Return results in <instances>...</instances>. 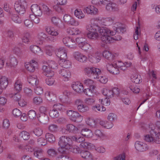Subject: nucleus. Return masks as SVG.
Masks as SVG:
<instances>
[{"label":"nucleus","mask_w":160,"mask_h":160,"mask_svg":"<svg viewBox=\"0 0 160 160\" xmlns=\"http://www.w3.org/2000/svg\"><path fill=\"white\" fill-rule=\"evenodd\" d=\"M107 68L108 70L110 73L113 74H117L119 73V68L116 63L108 64L107 65Z\"/></svg>","instance_id":"obj_11"},{"label":"nucleus","mask_w":160,"mask_h":160,"mask_svg":"<svg viewBox=\"0 0 160 160\" xmlns=\"http://www.w3.org/2000/svg\"><path fill=\"white\" fill-rule=\"evenodd\" d=\"M45 82L47 85L51 86L53 84L54 80L53 78H48L46 79Z\"/></svg>","instance_id":"obj_64"},{"label":"nucleus","mask_w":160,"mask_h":160,"mask_svg":"<svg viewBox=\"0 0 160 160\" xmlns=\"http://www.w3.org/2000/svg\"><path fill=\"white\" fill-rule=\"evenodd\" d=\"M129 88L130 90L134 93H138L140 91V89L138 87L134 86L131 85Z\"/></svg>","instance_id":"obj_62"},{"label":"nucleus","mask_w":160,"mask_h":160,"mask_svg":"<svg viewBox=\"0 0 160 160\" xmlns=\"http://www.w3.org/2000/svg\"><path fill=\"white\" fill-rule=\"evenodd\" d=\"M103 94L106 96L108 99L113 97L114 95H118L119 93V90L117 88H114L112 90L103 89L102 91Z\"/></svg>","instance_id":"obj_7"},{"label":"nucleus","mask_w":160,"mask_h":160,"mask_svg":"<svg viewBox=\"0 0 160 160\" xmlns=\"http://www.w3.org/2000/svg\"><path fill=\"white\" fill-rule=\"evenodd\" d=\"M70 35H75L79 34L81 31L77 28H72L68 31Z\"/></svg>","instance_id":"obj_42"},{"label":"nucleus","mask_w":160,"mask_h":160,"mask_svg":"<svg viewBox=\"0 0 160 160\" xmlns=\"http://www.w3.org/2000/svg\"><path fill=\"white\" fill-rule=\"evenodd\" d=\"M26 69L30 72H34L35 70V67L36 66L34 65L32 63H29V64H26L25 66Z\"/></svg>","instance_id":"obj_47"},{"label":"nucleus","mask_w":160,"mask_h":160,"mask_svg":"<svg viewBox=\"0 0 160 160\" xmlns=\"http://www.w3.org/2000/svg\"><path fill=\"white\" fill-rule=\"evenodd\" d=\"M28 116L30 119H34L36 117V114L35 111L32 110H29L28 113Z\"/></svg>","instance_id":"obj_50"},{"label":"nucleus","mask_w":160,"mask_h":160,"mask_svg":"<svg viewBox=\"0 0 160 160\" xmlns=\"http://www.w3.org/2000/svg\"><path fill=\"white\" fill-rule=\"evenodd\" d=\"M91 143L84 141L81 143L80 146L84 148H89L91 147Z\"/></svg>","instance_id":"obj_59"},{"label":"nucleus","mask_w":160,"mask_h":160,"mask_svg":"<svg viewBox=\"0 0 160 160\" xmlns=\"http://www.w3.org/2000/svg\"><path fill=\"white\" fill-rule=\"evenodd\" d=\"M102 55L106 59L110 61L113 60L115 57L111 52L109 51L105 50L103 52Z\"/></svg>","instance_id":"obj_22"},{"label":"nucleus","mask_w":160,"mask_h":160,"mask_svg":"<svg viewBox=\"0 0 160 160\" xmlns=\"http://www.w3.org/2000/svg\"><path fill=\"white\" fill-rule=\"evenodd\" d=\"M114 29L115 30L114 31H111L107 28L104 27L101 30L100 32L102 33L101 39L103 42L106 44L112 42V37L110 36L115 35L117 32L116 28H114Z\"/></svg>","instance_id":"obj_3"},{"label":"nucleus","mask_w":160,"mask_h":160,"mask_svg":"<svg viewBox=\"0 0 160 160\" xmlns=\"http://www.w3.org/2000/svg\"><path fill=\"white\" fill-rule=\"evenodd\" d=\"M45 30L47 33L52 36H56L59 34L58 31L54 30L53 28L49 26L46 27Z\"/></svg>","instance_id":"obj_27"},{"label":"nucleus","mask_w":160,"mask_h":160,"mask_svg":"<svg viewBox=\"0 0 160 160\" xmlns=\"http://www.w3.org/2000/svg\"><path fill=\"white\" fill-rule=\"evenodd\" d=\"M53 53V50L52 48L50 46L47 47L46 49V53L49 56H51Z\"/></svg>","instance_id":"obj_61"},{"label":"nucleus","mask_w":160,"mask_h":160,"mask_svg":"<svg viewBox=\"0 0 160 160\" xmlns=\"http://www.w3.org/2000/svg\"><path fill=\"white\" fill-rule=\"evenodd\" d=\"M11 18L12 20L16 23H20L22 22L21 18H19L18 15L16 14L12 15Z\"/></svg>","instance_id":"obj_52"},{"label":"nucleus","mask_w":160,"mask_h":160,"mask_svg":"<svg viewBox=\"0 0 160 160\" xmlns=\"http://www.w3.org/2000/svg\"><path fill=\"white\" fill-rule=\"evenodd\" d=\"M72 87L74 91L78 93L82 92L83 87L79 82H73L72 84Z\"/></svg>","instance_id":"obj_16"},{"label":"nucleus","mask_w":160,"mask_h":160,"mask_svg":"<svg viewBox=\"0 0 160 160\" xmlns=\"http://www.w3.org/2000/svg\"><path fill=\"white\" fill-rule=\"evenodd\" d=\"M81 156L83 158L88 160H96L91 154L88 151L86 150L82 151L80 153Z\"/></svg>","instance_id":"obj_14"},{"label":"nucleus","mask_w":160,"mask_h":160,"mask_svg":"<svg viewBox=\"0 0 160 160\" xmlns=\"http://www.w3.org/2000/svg\"><path fill=\"white\" fill-rule=\"evenodd\" d=\"M27 5L25 0H18L15 2L14 8L16 11L20 14H23L26 11Z\"/></svg>","instance_id":"obj_5"},{"label":"nucleus","mask_w":160,"mask_h":160,"mask_svg":"<svg viewBox=\"0 0 160 160\" xmlns=\"http://www.w3.org/2000/svg\"><path fill=\"white\" fill-rule=\"evenodd\" d=\"M34 92L37 95H41L43 93V90L41 87H37L34 88Z\"/></svg>","instance_id":"obj_60"},{"label":"nucleus","mask_w":160,"mask_h":160,"mask_svg":"<svg viewBox=\"0 0 160 160\" xmlns=\"http://www.w3.org/2000/svg\"><path fill=\"white\" fill-rule=\"evenodd\" d=\"M47 152L49 156L52 157L55 156L57 153L56 150L53 148H51L48 149Z\"/></svg>","instance_id":"obj_46"},{"label":"nucleus","mask_w":160,"mask_h":160,"mask_svg":"<svg viewBox=\"0 0 160 160\" xmlns=\"http://www.w3.org/2000/svg\"><path fill=\"white\" fill-rule=\"evenodd\" d=\"M45 96L47 99L50 101H54L56 99V95L53 93L50 92H46Z\"/></svg>","instance_id":"obj_29"},{"label":"nucleus","mask_w":160,"mask_h":160,"mask_svg":"<svg viewBox=\"0 0 160 160\" xmlns=\"http://www.w3.org/2000/svg\"><path fill=\"white\" fill-rule=\"evenodd\" d=\"M151 130L150 131L151 135H147L144 137V140L147 142H155L157 144L160 143V132L157 131L154 125L151 124L149 125Z\"/></svg>","instance_id":"obj_2"},{"label":"nucleus","mask_w":160,"mask_h":160,"mask_svg":"<svg viewBox=\"0 0 160 160\" xmlns=\"http://www.w3.org/2000/svg\"><path fill=\"white\" fill-rule=\"evenodd\" d=\"M58 126L56 125L52 124L48 127V130L51 132H56L57 131Z\"/></svg>","instance_id":"obj_55"},{"label":"nucleus","mask_w":160,"mask_h":160,"mask_svg":"<svg viewBox=\"0 0 160 160\" xmlns=\"http://www.w3.org/2000/svg\"><path fill=\"white\" fill-rule=\"evenodd\" d=\"M24 91L26 94L29 97H31L32 95V90L30 88H24Z\"/></svg>","instance_id":"obj_57"},{"label":"nucleus","mask_w":160,"mask_h":160,"mask_svg":"<svg viewBox=\"0 0 160 160\" xmlns=\"http://www.w3.org/2000/svg\"><path fill=\"white\" fill-rule=\"evenodd\" d=\"M104 27L100 28L98 25L93 23L89 24L86 26V29L88 32L87 33L88 37L92 39H96L98 37V32L101 36L100 31Z\"/></svg>","instance_id":"obj_1"},{"label":"nucleus","mask_w":160,"mask_h":160,"mask_svg":"<svg viewBox=\"0 0 160 160\" xmlns=\"http://www.w3.org/2000/svg\"><path fill=\"white\" fill-rule=\"evenodd\" d=\"M12 113L13 115L16 117L21 116L22 114L21 112L17 108L14 109L12 111Z\"/></svg>","instance_id":"obj_58"},{"label":"nucleus","mask_w":160,"mask_h":160,"mask_svg":"<svg viewBox=\"0 0 160 160\" xmlns=\"http://www.w3.org/2000/svg\"><path fill=\"white\" fill-rule=\"evenodd\" d=\"M57 56L60 58L59 60H66L67 58V53L64 49H62L58 51Z\"/></svg>","instance_id":"obj_26"},{"label":"nucleus","mask_w":160,"mask_h":160,"mask_svg":"<svg viewBox=\"0 0 160 160\" xmlns=\"http://www.w3.org/2000/svg\"><path fill=\"white\" fill-rule=\"evenodd\" d=\"M86 122L88 125L90 126L91 127L93 128H97L96 122L95 120L93 119L89 118L87 119L86 121Z\"/></svg>","instance_id":"obj_38"},{"label":"nucleus","mask_w":160,"mask_h":160,"mask_svg":"<svg viewBox=\"0 0 160 160\" xmlns=\"http://www.w3.org/2000/svg\"><path fill=\"white\" fill-rule=\"evenodd\" d=\"M53 108L58 111H63L64 109V107L63 105L58 103L53 105Z\"/></svg>","instance_id":"obj_43"},{"label":"nucleus","mask_w":160,"mask_h":160,"mask_svg":"<svg viewBox=\"0 0 160 160\" xmlns=\"http://www.w3.org/2000/svg\"><path fill=\"white\" fill-rule=\"evenodd\" d=\"M69 148L72 152L76 154L78 153L80 150L79 148L76 146H72Z\"/></svg>","instance_id":"obj_56"},{"label":"nucleus","mask_w":160,"mask_h":160,"mask_svg":"<svg viewBox=\"0 0 160 160\" xmlns=\"http://www.w3.org/2000/svg\"><path fill=\"white\" fill-rule=\"evenodd\" d=\"M58 144L62 148H65L68 149L70 148L71 146V140L69 138V137L62 136L59 138Z\"/></svg>","instance_id":"obj_6"},{"label":"nucleus","mask_w":160,"mask_h":160,"mask_svg":"<svg viewBox=\"0 0 160 160\" xmlns=\"http://www.w3.org/2000/svg\"><path fill=\"white\" fill-rule=\"evenodd\" d=\"M53 8L56 12L59 13H62L64 11L63 8L58 4L54 5L53 6Z\"/></svg>","instance_id":"obj_49"},{"label":"nucleus","mask_w":160,"mask_h":160,"mask_svg":"<svg viewBox=\"0 0 160 160\" xmlns=\"http://www.w3.org/2000/svg\"><path fill=\"white\" fill-rule=\"evenodd\" d=\"M75 16L79 19L84 18L85 17L84 14L83 13L80 9H76L74 11Z\"/></svg>","instance_id":"obj_35"},{"label":"nucleus","mask_w":160,"mask_h":160,"mask_svg":"<svg viewBox=\"0 0 160 160\" xmlns=\"http://www.w3.org/2000/svg\"><path fill=\"white\" fill-rule=\"evenodd\" d=\"M33 132L35 135L38 137L40 136L42 134V130L40 128H37L34 129Z\"/></svg>","instance_id":"obj_51"},{"label":"nucleus","mask_w":160,"mask_h":160,"mask_svg":"<svg viewBox=\"0 0 160 160\" xmlns=\"http://www.w3.org/2000/svg\"><path fill=\"white\" fill-rule=\"evenodd\" d=\"M73 56L76 60L81 62H86L87 59V57L85 55L78 52H75L73 54Z\"/></svg>","instance_id":"obj_15"},{"label":"nucleus","mask_w":160,"mask_h":160,"mask_svg":"<svg viewBox=\"0 0 160 160\" xmlns=\"http://www.w3.org/2000/svg\"><path fill=\"white\" fill-rule=\"evenodd\" d=\"M30 49L31 51L35 54L38 53L41 50L40 48L39 47L34 45L31 46Z\"/></svg>","instance_id":"obj_40"},{"label":"nucleus","mask_w":160,"mask_h":160,"mask_svg":"<svg viewBox=\"0 0 160 160\" xmlns=\"http://www.w3.org/2000/svg\"><path fill=\"white\" fill-rule=\"evenodd\" d=\"M94 89H92L90 88L85 89L83 90L82 92L85 94L86 95L88 96H91L92 95V93L94 92Z\"/></svg>","instance_id":"obj_53"},{"label":"nucleus","mask_w":160,"mask_h":160,"mask_svg":"<svg viewBox=\"0 0 160 160\" xmlns=\"http://www.w3.org/2000/svg\"><path fill=\"white\" fill-rule=\"evenodd\" d=\"M63 20L65 23L71 25L77 26L79 24L78 21L68 14H66L64 16Z\"/></svg>","instance_id":"obj_8"},{"label":"nucleus","mask_w":160,"mask_h":160,"mask_svg":"<svg viewBox=\"0 0 160 160\" xmlns=\"http://www.w3.org/2000/svg\"><path fill=\"white\" fill-rule=\"evenodd\" d=\"M131 80L132 81L136 84L142 82V79L140 75L137 74H133L131 77Z\"/></svg>","instance_id":"obj_28"},{"label":"nucleus","mask_w":160,"mask_h":160,"mask_svg":"<svg viewBox=\"0 0 160 160\" xmlns=\"http://www.w3.org/2000/svg\"><path fill=\"white\" fill-rule=\"evenodd\" d=\"M42 70L43 74L48 78L52 77L54 74V72L51 70L50 68L47 66L43 65L42 66Z\"/></svg>","instance_id":"obj_12"},{"label":"nucleus","mask_w":160,"mask_h":160,"mask_svg":"<svg viewBox=\"0 0 160 160\" xmlns=\"http://www.w3.org/2000/svg\"><path fill=\"white\" fill-rule=\"evenodd\" d=\"M98 9L93 6H89L85 8L84 11L88 14L92 15H96L98 12Z\"/></svg>","instance_id":"obj_17"},{"label":"nucleus","mask_w":160,"mask_h":160,"mask_svg":"<svg viewBox=\"0 0 160 160\" xmlns=\"http://www.w3.org/2000/svg\"><path fill=\"white\" fill-rule=\"evenodd\" d=\"M48 65L49 68L52 69H56L57 68L58 64L56 63L54 61H51L48 62Z\"/></svg>","instance_id":"obj_54"},{"label":"nucleus","mask_w":160,"mask_h":160,"mask_svg":"<svg viewBox=\"0 0 160 160\" xmlns=\"http://www.w3.org/2000/svg\"><path fill=\"white\" fill-rule=\"evenodd\" d=\"M31 9L33 13L37 16H41L42 15V11L41 8L37 4L32 5Z\"/></svg>","instance_id":"obj_13"},{"label":"nucleus","mask_w":160,"mask_h":160,"mask_svg":"<svg viewBox=\"0 0 160 160\" xmlns=\"http://www.w3.org/2000/svg\"><path fill=\"white\" fill-rule=\"evenodd\" d=\"M43 151L42 149L38 148L34 150L33 154L36 157L41 160L43 158Z\"/></svg>","instance_id":"obj_30"},{"label":"nucleus","mask_w":160,"mask_h":160,"mask_svg":"<svg viewBox=\"0 0 160 160\" xmlns=\"http://www.w3.org/2000/svg\"><path fill=\"white\" fill-rule=\"evenodd\" d=\"M106 9L110 12H115L118 10V6L115 4L109 2L106 5Z\"/></svg>","instance_id":"obj_20"},{"label":"nucleus","mask_w":160,"mask_h":160,"mask_svg":"<svg viewBox=\"0 0 160 160\" xmlns=\"http://www.w3.org/2000/svg\"><path fill=\"white\" fill-rule=\"evenodd\" d=\"M66 130L70 132L77 133L78 132L79 129L73 124H68L66 126Z\"/></svg>","instance_id":"obj_23"},{"label":"nucleus","mask_w":160,"mask_h":160,"mask_svg":"<svg viewBox=\"0 0 160 160\" xmlns=\"http://www.w3.org/2000/svg\"><path fill=\"white\" fill-rule=\"evenodd\" d=\"M22 89V83L21 81L18 80L16 82L14 85V89L18 92H19Z\"/></svg>","instance_id":"obj_33"},{"label":"nucleus","mask_w":160,"mask_h":160,"mask_svg":"<svg viewBox=\"0 0 160 160\" xmlns=\"http://www.w3.org/2000/svg\"><path fill=\"white\" fill-rule=\"evenodd\" d=\"M24 24L26 27L29 28L32 27L33 26V22L29 19H26L25 20Z\"/></svg>","instance_id":"obj_63"},{"label":"nucleus","mask_w":160,"mask_h":160,"mask_svg":"<svg viewBox=\"0 0 160 160\" xmlns=\"http://www.w3.org/2000/svg\"><path fill=\"white\" fill-rule=\"evenodd\" d=\"M22 138L25 140L29 139L30 137L29 133L27 131H22L19 134Z\"/></svg>","instance_id":"obj_44"},{"label":"nucleus","mask_w":160,"mask_h":160,"mask_svg":"<svg viewBox=\"0 0 160 160\" xmlns=\"http://www.w3.org/2000/svg\"><path fill=\"white\" fill-rule=\"evenodd\" d=\"M49 115L50 117L52 118H56L59 116L58 112L55 110L54 108L49 112Z\"/></svg>","instance_id":"obj_41"},{"label":"nucleus","mask_w":160,"mask_h":160,"mask_svg":"<svg viewBox=\"0 0 160 160\" xmlns=\"http://www.w3.org/2000/svg\"><path fill=\"white\" fill-rule=\"evenodd\" d=\"M46 138L47 141L53 143L55 141V136L52 134L50 133H47L46 135Z\"/></svg>","instance_id":"obj_36"},{"label":"nucleus","mask_w":160,"mask_h":160,"mask_svg":"<svg viewBox=\"0 0 160 160\" xmlns=\"http://www.w3.org/2000/svg\"><path fill=\"white\" fill-rule=\"evenodd\" d=\"M8 85V78L5 77L0 76V86L2 89H5Z\"/></svg>","instance_id":"obj_24"},{"label":"nucleus","mask_w":160,"mask_h":160,"mask_svg":"<svg viewBox=\"0 0 160 160\" xmlns=\"http://www.w3.org/2000/svg\"><path fill=\"white\" fill-rule=\"evenodd\" d=\"M28 81L29 83L33 86H37L38 83V81L37 80V77L33 75V76H30L28 78Z\"/></svg>","instance_id":"obj_31"},{"label":"nucleus","mask_w":160,"mask_h":160,"mask_svg":"<svg viewBox=\"0 0 160 160\" xmlns=\"http://www.w3.org/2000/svg\"><path fill=\"white\" fill-rule=\"evenodd\" d=\"M42 7L43 10L46 12V13L48 15H51L52 13V10L49 9V8L46 5L43 4L42 5Z\"/></svg>","instance_id":"obj_48"},{"label":"nucleus","mask_w":160,"mask_h":160,"mask_svg":"<svg viewBox=\"0 0 160 160\" xmlns=\"http://www.w3.org/2000/svg\"><path fill=\"white\" fill-rule=\"evenodd\" d=\"M59 73L63 78L64 81L69 80L71 77V73L69 70L67 69H62L59 71Z\"/></svg>","instance_id":"obj_10"},{"label":"nucleus","mask_w":160,"mask_h":160,"mask_svg":"<svg viewBox=\"0 0 160 160\" xmlns=\"http://www.w3.org/2000/svg\"><path fill=\"white\" fill-rule=\"evenodd\" d=\"M18 62L17 59L15 57H10L9 61L7 62L6 66L8 67H15L17 65Z\"/></svg>","instance_id":"obj_19"},{"label":"nucleus","mask_w":160,"mask_h":160,"mask_svg":"<svg viewBox=\"0 0 160 160\" xmlns=\"http://www.w3.org/2000/svg\"><path fill=\"white\" fill-rule=\"evenodd\" d=\"M38 118V120L43 124L46 123L49 121V118L46 113H40Z\"/></svg>","instance_id":"obj_21"},{"label":"nucleus","mask_w":160,"mask_h":160,"mask_svg":"<svg viewBox=\"0 0 160 160\" xmlns=\"http://www.w3.org/2000/svg\"><path fill=\"white\" fill-rule=\"evenodd\" d=\"M83 82L85 85L89 86L91 89H93L95 88V87L94 85V82L92 80L90 79H87L85 80Z\"/></svg>","instance_id":"obj_34"},{"label":"nucleus","mask_w":160,"mask_h":160,"mask_svg":"<svg viewBox=\"0 0 160 160\" xmlns=\"http://www.w3.org/2000/svg\"><path fill=\"white\" fill-rule=\"evenodd\" d=\"M37 142L40 146H45L47 143V140L44 138L41 137L38 138Z\"/></svg>","instance_id":"obj_37"},{"label":"nucleus","mask_w":160,"mask_h":160,"mask_svg":"<svg viewBox=\"0 0 160 160\" xmlns=\"http://www.w3.org/2000/svg\"><path fill=\"white\" fill-rule=\"evenodd\" d=\"M135 148L138 151L144 152L148 149L147 145L142 142L137 141L135 144Z\"/></svg>","instance_id":"obj_9"},{"label":"nucleus","mask_w":160,"mask_h":160,"mask_svg":"<svg viewBox=\"0 0 160 160\" xmlns=\"http://www.w3.org/2000/svg\"><path fill=\"white\" fill-rule=\"evenodd\" d=\"M77 44L75 41L73 39H71L68 44H66V46L72 49H75L77 47Z\"/></svg>","instance_id":"obj_45"},{"label":"nucleus","mask_w":160,"mask_h":160,"mask_svg":"<svg viewBox=\"0 0 160 160\" xmlns=\"http://www.w3.org/2000/svg\"><path fill=\"white\" fill-rule=\"evenodd\" d=\"M81 133L82 136L88 138L91 137L93 135V133L91 130L87 128L82 129Z\"/></svg>","instance_id":"obj_25"},{"label":"nucleus","mask_w":160,"mask_h":160,"mask_svg":"<svg viewBox=\"0 0 160 160\" xmlns=\"http://www.w3.org/2000/svg\"><path fill=\"white\" fill-rule=\"evenodd\" d=\"M59 64L65 69L69 68L71 65V62L68 60H59Z\"/></svg>","instance_id":"obj_32"},{"label":"nucleus","mask_w":160,"mask_h":160,"mask_svg":"<svg viewBox=\"0 0 160 160\" xmlns=\"http://www.w3.org/2000/svg\"><path fill=\"white\" fill-rule=\"evenodd\" d=\"M84 71L86 75L94 79L99 78L98 76L100 74L101 72L99 69L91 67L86 68L84 69Z\"/></svg>","instance_id":"obj_4"},{"label":"nucleus","mask_w":160,"mask_h":160,"mask_svg":"<svg viewBox=\"0 0 160 160\" xmlns=\"http://www.w3.org/2000/svg\"><path fill=\"white\" fill-rule=\"evenodd\" d=\"M78 110L81 112H86L89 110V108L87 106L80 104L77 106Z\"/></svg>","instance_id":"obj_39"},{"label":"nucleus","mask_w":160,"mask_h":160,"mask_svg":"<svg viewBox=\"0 0 160 160\" xmlns=\"http://www.w3.org/2000/svg\"><path fill=\"white\" fill-rule=\"evenodd\" d=\"M69 119L74 122H79L82 121L83 118L77 112L75 111Z\"/></svg>","instance_id":"obj_18"}]
</instances>
